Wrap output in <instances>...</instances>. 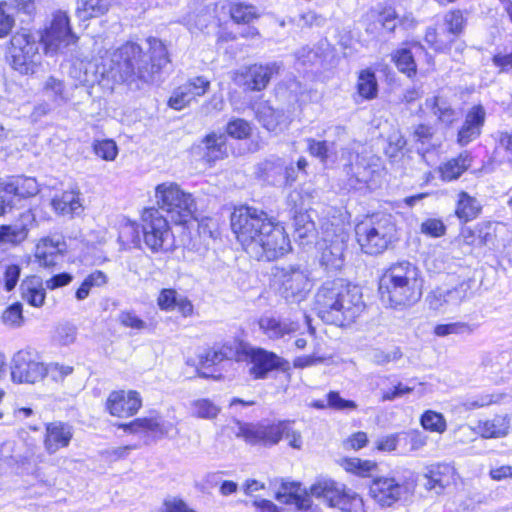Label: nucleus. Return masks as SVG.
Here are the masks:
<instances>
[{"label":"nucleus","mask_w":512,"mask_h":512,"mask_svg":"<svg viewBox=\"0 0 512 512\" xmlns=\"http://www.w3.org/2000/svg\"><path fill=\"white\" fill-rule=\"evenodd\" d=\"M355 234L361 250L369 255L383 253L398 239L395 219L387 213L365 217L355 226Z\"/></svg>","instance_id":"obj_5"},{"label":"nucleus","mask_w":512,"mask_h":512,"mask_svg":"<svg viewBox=\"0 0 512 512\" xmlns=\"http://www.w3.org/2000/svg\"><path fill=\"white\" fill-rule=\"evenodd\" d=\"M510 418L507 415H496L494 418L479 421L478 432L484 438H498L508 434Z\"/></svg>","instance_id":"obj_30"},{"label":"nucleus","mask_w":512,"mask_h":512,"mask_svg":"<svg viewBox=\"0 0 512 512\" xmlns=\"http://www.w3.org/2000/svg\"><path fill=\"white\" fill-rule=\"evenodd\" d=\"M348 239L349 236L343 229L333 233L326 231L320 243V263L326 270H339L344 265V252Z\"/></svg>","instance_id":"obj_14"},{"label":"nucleus","mask_w":512,"mask_h":512,"mask_svg":"<svg viewBox=\"0 0 512 512\" xmlns=\"http://www.w3.org/2000/svg\"><path fill=\"white\" fill-rule=\"evenodd\" d=\"M142 406V399L137 391L118 390L110 393L106 408L117 417H129L137 413Z\"/></svg>","instance_id":"obj_20"},{"label":"nucleus","mask_w":512,"mask_h":512,"mask_svg":"<svg viewBox=\"0 0 512 512\" xmlns=\"http://www.w3.org/2000/svg\"><path fill=\"white\" fill-rule=\"evenodd\" d=\"M157 205L166 211L175 224H184L193 218L196 203L192 194L185 192L174 182H164L156 186Z\"/></svg>","instance_id":"obj_7"},{"label":"nucleus","mask_w":512,"mask_h":512,"mask_svg":"<svg viewBox=\"0 0 512 512\" xmlns=\"http://www.w3.org/2000/svg\"><path fill=\"white\" fill-rule=\"evenodd\" d=\"M2 321L5 325L12 328L20 327L24 322L22 305L14 303L7 307L2 314Z\"/></svg>","instance_id":"obj_55"},{"label":"nucleus","mask_w":512,"mask_h":512,"mask_svg":"<svg viewBox=\"0 0 512 512\" xmlns=\"http://www.w3.org/2000/svg\"><path fill=\"white\" fill-rule=\"evenodd\" d=\"M187 88L183 87V85L176 88L171 97L168 100L169 107L175 110H181L191 104L189 99V93H186Z\"/></svg>","instance_id":"obj_64"},{"label":"nucleus","mask_w":512,"mask_h":512,"mask_svg":"<svg viewBox=\"0 0 512 512\" xmlns=\"http://www.w3.org/2000/svg\"><path fill=\"white\" fill-rule=\"evenodd\" d=\"M220 407L209 399H197L191 403V414L194 417L212 420L220 413Z\"/></svg>","instance_id":"obj_43"},{"label":"nucleus","mask_w":512,"mask_h":512,"mask_svg":"<svg viewBox=\"0 0 512 512\" xmlns=\"http://www.w3.org/2000/svg\"><path fill=\"white\" fill-rule=\"evenodd\" d=\"M314 308L326 323L347 326L365 310L359 287L345 284L342 279L328 280L317 290Z\"/></svg>","instance_id":"obj_2"},{"label":"nucleus","mask_w":512,"mask_h":512,"mask_svg":"<svg viewBox=\"0 0 512 512\" xmlns=\"http://www.w3.org/2000/svg\"><path fill=\"white\" fill-rule=\"evenodd\" d=\"M405 491L404 484L388 476L373 479L369 486L371 498L381 507H391L401 499Z\"/></svg>","instance_id":"obj_17"},{"label":"nucleus","mask_w":512,"mask_h":512,"mask_svg":"<svg viewBox=\"0 0 512 512\" xmlns=\"http://www.w3.org/2000/svg\"><path fill=\"white\" fill-rule=\"evenodd\" d=\"M420 423L425 430L431 432L443 433L447 429L444 416L433 410L425 411L421 416Z\"/></svg>","instance_id":"obj_45"},{"label":"nucleus","mask_w":512,"mask_h":512,"mask_svg":"<svg viewBox=\"0 0 512 512\" xmlns=\"http://www.w3.org/2000/svg\"><path fill=\"white\" fill-rule=\"evenodd\" d=\"M466 331H470V328L469 325L464 322L438 324L434 328V334L438 337H445L451 334H460Z\"/></svg>","instance_id":"obj_63"},{"label":"nucleus","mask_w":512,"mask_h":512,"mask_svg":"<svg viewBox=\"0 0 512 512\" xmlns=\"http://www.w3.org/2000/svg\"><path fill=\"white\" fill-rule=\"evenodd\" d=\"M383 303L398 309L414 305L422 296V280L417 266L403 260L385 270L379 281Z\"/></svg>","instance_id":"obj_4"},{"label":"nucleus","mask_w":512,"mask_h":512,"mask_svg":"<svg viewBox=\"0 0 512 512\" xmlns=\"http://www.w3.org/2000/svg\"><path fill=\"white\" fill-rule=\"evenodd\" d=\"M51 204L54 210L62 215H78L83 210L79 192L76 191H65L55 196Z\"/></svg>","instance_id":"obj_29"},{"label":"nucleus","mask_w":512,"mask_h":512,"mask_svg":"<svg viewBox=\"0 0 512 512\" xmlns=\"http://www.w3.org/2000/svg\"><path fill=\"white\" fill-rule=\"evenodd\" d=\"M142 222L144 243L152 252H166L172 247L173 235L168 220L158 209H145Z\"/></svg>","instance_id":"obj_9"},{"label":"nucleus","mask_w":512,"mask_h":512,"mask_svg":"<svg viewBox=\"0 0 512 512\" xmlns=\"http://www.w3.org/2000/svg\"><path fill=\"white\" fill-rule=\"evenodd\" d=\"M450 303L454 308L472 296V281L464 280L451 289H446Z\"/></svg>","instance_id":"obj_46"},{"label":"nucleus","mask_w":512,"mask_h":512,"mask_svg":"<svg viewBox=\"0 0 512 512\" xmlns=\"http://www.w3.org/2000/svg\"><path fill=\"white\" fill-rule=\"evenodd\" d=\"M258 325L260 330L272 340L284 338L286 335L300 331V324L290 319H280L272 316H262Z\"/></svg>","instance_id":"obj_25"},{"label":"nucleus","mask_w":512,"mask_h":512,"mask_svg":"<svg viewBox=\"0 0 512 512\" xmlns=\"http://www.w3.org/2000/svg\"><path fill=\"white\" fill-rule=\"evenodd\" d=\"M225 142L226 137L224 134H208L203 140L206 149L204 158L208 162H214L218 159H222L226 153Z\"/></svg>","instance_id":"obj_37"},{"label":"nucleus","mask_w":512,"mask_h":512,"mask_svg":"<svg viewBox=\"0 0 512 512\" xmlns=\"http://www.w3.org/2000/svg\"><path fill=\"white\" fill-rule=\"evenodd\" d=\"M72 425L62 421H53L45 424L43 446L47 454L53 455L59 450L67 448L73 438Z\"/></svg>","instance_id":"obj_21"},{"label":"nucleus","mask_w":512,"mask_h":512,"mask_svg":"<svg viewBox=\"0 0 512 512\" xmlns=\"http://www.w3.org/2000/svg\"><path fill=\"white\" fill-rule=\"evenodd\" d=\"M470 166V154L463 152L439 167L440 176L444 181H453L458 179Z\"/></svg>","instance_id":"obj_28"},{"label":"nucleus","mask_w":512,"mask_h":512,"mask_svg":"<svg viewBox=\"0 0 512 512\" xmlns=\"http://www.w3.org/2000/svg\"><path fill=\"white\" fill-rule=\"evenodd\" d=\"M453 41L452 37L446 35V32L438 33L436 28L428 27L425 33V42L436 51H444L448 44Z\"/></svg>","instance_id":"obj_51"},{"label":"nucleus","mask_w":512,"mask_h":512,"mask_svg":"<svg viewBox=\"0 0 512 512\" xmlns=\"http://www.w3.org/2000/svg\"><path fill=\"white\" fill-rule=\"evenodd\" d=\"M486 111L482 105L473 106L466 114L465 121L458 132V142L467 145L479 137L484 125Z\"/></svg>","instance_id":"obj_23"},{"label":"nucleus","mask_w":512,"mask_h":512,"mask_svg":"<svg viewBox=\"0 0 512 512\" xmlns=\"http://www.w3.org/2000/svg\"><path fill=\"white\" fill-rule=\"evenodd\" d=\"M108 281L107 275L100 271L96 270L89 274L80 287L77 289L75 296L77 300H84L89 296L90 290L94 287H102L104 286Z\"/></svg>","instance_id":"obj_42"},{"label":"nucleus","mask_w":512,"mask_h":512,"mask_svg":"<svg viewBox=\"0 0 512 512\" xmlns=\"http://www.w3.org/2000/svg\"><path fill=\"white\" fill-rule=\"evenodd\" d=\"M16 196L27 198L36 195L39 192V186L35 178L22 175L15 176Z\"/></svg>","instance_id":"obj_48"},{"label":"nucleus","mask_w":512,"mask_h":512,"mask_svg":"<svg viewBox=\"0 0 512 512\" xmlns=\"http://www.w3.org/2000/svg\"><path fill=\"white\" fill-rule=\"evenodd\" d=\"M426 106L444 124L450 125L458 119V113L452 108L449 101L442 96H434L427 99Z\"/></svg>","instance_id":"obj_33"},{"label":"nucleus","mask_w":512,"mask_h":512,"mask_svg":"<svg viewBox=\"0 0 512 512\" xmlns=\"http://www.w3.org/2000/svg\"><path fill=\"white\" fill-rule=\"evenodd\" d=\"M230 16L236 23L248 24L259 17L258 9L245 2H234L230 5Z\"/></svg>","instance_id":"obj_39"},{"label":"nucleus","mask_w":512,"mask_h":512,"mask_svg":"<svg viewBox=\"0 0 512 512\" xmlns=\"http://www.w3.org/2000/svg\"><path fill=\"white\" fill-rule=\"evenodd\" d=\"M235 424V435L246 443L263 446L275 445V436L278 432L276 423H247L237 420Z\"/></svg>","instance_id":"obj_16"},{"label":"nucleus","mask_w":512,"mask_h":512,"mask_svg":"<svg viewBox=\"0 0 512 512\" xmlns=\"http://www.w3.org/2000/svg\"><path fill=\"white\" fill-rule=\"evenodd\" d=\"M64 250L65 242L61 237L48 236L40 239L36 244L34 256L40 266L53 267Z\"/></svg>","instance_id":"obj_24"},{"label":"nucleus","mask_w":512,"mask_h":512,"mask_svg":"<svg viewBox=\"0 0 512 512\" xmlns=\"http://www.w3.org/2000/svg\"><path fill=\"white\" fill-rule=\"evenodd\" d=\"M444 24L446 26V35L451 37L460 34L465 25V19L460 10H453L448 12L444 17Z\"/></svg>","instance_id":"obj_49"},{"label":"nucleus","mask_w":512,"mask_h":512,"mask_svg":"<svg viewBox=\"0 0 512 512\" xmlns=\"http://www.w3.org/2000/svg\"><path fill=\"white\" fill-rule=\"evenodd\" d=\"M308 150L310 154L325 163L329 157L336 155L337 148L335 141L307 139Z\"/></svg>","instance_id":"obj_40"},{"label":"nucleus","mask_w":512,"mask_h":512,"mask_svg":"<svg viewBox=\"0 0 512 512\" xmlns=\"http://www.w3.org/2000/svg\"><path fill=\"white\" fill-rule=\"evenodd\" d=\"M38 40L44 45L46 52L54 53L74 44L77 37L71 31L66 13L59 11L54 14L50 27Z\"/></svg>","instance_id":"obj_12"},{"label":"nucleus","mask_w":512,"mask_h":512,"mask_svg":"<svg viewBox=\"0 0 512 512\" xmlns=\"http://www.w3.org/2000/svg\"><path fill=\"white\" fill-rule=\"evenodd\" d=\"M226 132L233 138L245 139L250 136L251 127L249 123L243 119H234L228 122Z\"/></svg>","instance_id":"obj_58"},{"label":"nucleus","mask_w":512,"mask_h":512,"mask_svg":"<svg viewBox=\"0 0 512 512\" xmlns=\"http://www.w3.org/2000/svg\"><path fill=\"white\" fill-rule=\"evenodd\" d=\"M376 25H380L382 29L393 32L397 26V14L392 7L384 8L381 12L376 15Z\"/></svg>","instance_id":"obj_57"},{"label":"nucleus","mask_w":512,"mask_h":512,"mask_svg":"<svg viewBox=\"0 0 512 512\" xmlns=\"http://www.w3.org/2000/svg\"><path fill=\"white\" fill-rule=\"evenodd\" d=\"M381 173L382 166L378 157L357 155L348 171L350 186L356 189L364 186L372 189L377 185Z\"/></svg>","instance_id":"obj_13"},{"label":"nucleus","mask_w":512,"mask_h":512,"mask_svg":"<svg viewBox=\"0 0 512 512\" xmlns=\"http://www.w3.org/2000/svg\"><path fill=\"white\" fill-rule=\"evenodd\" d=\"M482 206L480 202L470 196L467 192H460L456 204L455 214L463 222L474 220L481 213Z\"/></svg>","instance_id":"obj_31"},{"label":"nucleus","mask_w":512,"mask_h":512,"mask_svg":"<svg viewBox=\"0 0 512 512\" xmlns=\"http://www.w3.org/2000/svg\"><path fill=\"white\" fill-rule=\"evenodd\" d=\"M420 231L427 236L437 238L445 234L446 226L440 219L429 218L422 222Z\"/></svg>","instance_id":"obj_62"},{"label":"nucleus","mask_w":512,"mask_h":512,"mask_svg":"<svg viewBox=\"0 0 512 512\" xmlns=\"http://www.w3.org/2000/svg\"><path fill=\"white\" fill-rule=\"evenodd\" d=\"M294 421H279L276 423L277 434L275 436V445L282 439L285 438L288 441L289 446L294 449H301L303 440L302 435L299 431L293 428Z\"/></svg>","instance_id":"obj_38"},{"label":"nucleus","mask_w":512,"mask_h":512,"mask_svg":"<svg viewBox=\"0 0 512 512\" xmlns=\"http://www.w3.org/2000/svg\"><path fill=\"white\" fill-rule=\"evenodd\" d=\"M183 87H186V93H189L190 101H195L198 97L203 96L210 88V81L205 77L198 76L189 79L186 83L183 84Z\"/></svg>","instance_id":"obj_50"},{"label":"nucleus","mask_w":512,"mask_h":512,"mask_svg":"<svg viewBox=\"0 0 512 512\" xmlns=\"http://www.w3.org/2000/svg\"><path fill=\"white\" fill-rule=\"evenodd\" d=\"M273 222L265 211L250 206L235 208L231 215V229L248 254L263 240L268 224Z\"/></svg>","instance_id":"obj_6"},{"label":"nucleus","mask_w":512,"mask_h":512,"mask_svg":"<svg viewBox=\"0 0 512 512\" xmlns=\"http://www.w3.org/2000/svg\"><path fill=\"white\" fill-rule=\"evenodd\" d=\"M11 377L18 383H35L44 377V365L32 359L28 351H18L13 357Z\"/></svg>","instance_id":"obj_19"},{"label":"nucleus","mask_w":512,"mask_h":512,"mask_svg":"<svg viewBox=\"0 0 512 512\" xmlns=\"http://www.w3.org/2000/svg\"><path fill=\"white\" fill-rule=\"evenodd\" d=\"M282 490L277 492V500L294 504L302 512H309L312 509L311 497L321 499L328 506L339 508L344 512H365L363 499L332 479H318L311 485L309 492L307 490L300 492L298 484H283Z\"/></svg>","instance_id":"obj_3"},{"label":"nucleus","mask_w":512,"mask_h":512,"mask_svg":"<svg viewBox=\"0 0 512 512\" xmlns=\"http://www.w3.org/2000/svg\"><path fill=\"white\" fill-rule=\"evenodd\" d=\"M275 278L279 284V293L287 302L303 301L312 288L308 271L299 266L290 265L278 269Z\"/></svg>","instance_id":"obj_10"},{"label":"nucleus","mask_w":512,"mask_h":512,"mask_svg":"<svg viewBox=\"0 0 512 512\" xmlns=\"http://www.w3.org/2000/svg\"><path fill=\"white\" fill-rule=\"evenodd\" d=\"M425 301L428 305V308L435 312L446 313L447 311L454 308L450 303L446 289L441 287H437L430 291L427 294Z\"/></svg>","instance_id":"obj_41"},{"label":"nucleus","mask_w":512,"mask_h":512,"mask_svg":"<svg viewBox=\"0 0 512 512\" xmlns=\"http://www.w3.org/2000/svg\"><path fill=\"white\" fill-rule=\"evenodd\" d=\"M397 68L412 77L416 74V63L412 51L409 49L398 50L394 56Z\"/></svg>","instance_id":"obj_47"},{"label":"nucleus","mask_w":512,"mask_h":512,"mask_svg":"<svg viewBox=\"0 0 512 512\" xmlns=\"http://www.w3.org/2000/svg\"><path fill=\"white\" fill-rule=\"evenodd\" d=\"M477 246L493 244L496 237V224L492 222H482L476 226Z\"/></svg>","instance_id":"obj_56"},{"label":"nucleus","mask_w":512,"mask_h":512,"mask_svg":"<svg viewBox=\"0 0 512 512\" xmlns=\"http://www.w3.org/2000/svg\"><path fill=\"white\" fill-rule=\"evenodd\" d=\"M44 376L51 378L53 381H63L65 377L73 372V367L69 365H63L57 362L49 363L44 366Z\"/></svg>","instance_id":"obj_59"},{"label":"nucleus","mask_w":512,"mask_h":512,"mask_svg":"<svg viewBox=\"0 0 512 512\" xmlns=\"http://www.w3.org/2000/svg\"><path fill=\"white\" fill-rule=\"evenodd\" d=\"M267 229L263 240L249 254L257 260L273 261L291 250L290 240L283 226L273 222L268 224Z\"/></svg>","instance_id":"obj_11"},{"label":"nucleus","mask_w":512,"mask_h":512,"mask_svg":"<svg viewBox=\"0 0 512 512\" xmlns=\"http://www.w3.org/2000/svg\"><path fill=\"white\" fill-rule=\"evenodd\" d=\"M40 41L27 30L15 33L10 40L8 54L13 69L21 74L34 73L39 63Z\"/></svg>","instance_id":"obj_8"},{"label":"nucleus","mask_w":512,"mask_h":512,"mask_svg":"<svg viewBox=\"0 0 512 512\" xmlns=\"http://www.w3.org/2000/svg\"><path fill=\"white\" fill-rule=\"evenodd\" d=\"M257 175L271 185H290L296 180V169L292 162L272 156L258 165Z\"/></svg>","instance_id":"obj_15"},{"label":"nucleus","mask_w":512,"mask_h":512,"mask_svg":"<svg viewBox=\"0 0 512 512\" xmlns=\"http://www.w3.org/2000/svg\"><path fill=\"white\" fill-rule=\"evenodd\" d=\"M94 153L106 161H113L118 154V147L111 139L95 141L93 144Z\"/></svg>","instance_id":"obj_52"},{"label":"nucleus","mask_w":512,"mask_h":512,"mask_svg":"<svg viewBox=\"0 0 512 512\" xmlns=\"http://www.w3.org/2000/svg\"><path fill=\"white\" fill-rule=\"evenodd\" d=\"M148 44L150 62L142 56L138 44L128 42L102 59V73L117 83L131 82L135 78L145 82L152 80L153 75L168 63V56L160 40L149 38Z\"/></svg>","instance_id":"obj_1"},{"label":"nucleus","mask_w":512,"mask_h":512,"mask_svg":"<svg viewBox=\"0 0 512 512\" xmlns=\"http://www.w3.org/2000/svg\"><path fill=\"white\" fill-rule=\"evenodd\" d=\"M33 220L30 212L23 213L21 221L11 225L0 226V242L12 245H19L28 237L29 229L27 223Z\"/></svg>","instance_id":"obj_26"},{"label":"nucleus","mask_w":512,"mask_h":512,"mask_svg":"<svg viewBox=\"0 0 512 512\" xmlns=\"http://www.w3.org/2000/svg\"><path fill=\"white\" fill-rule=\"evenodd\" d=\"M357 92L365 100H372L377 97L378 83L375 72L372 69L367 68L359 72Z\"/></svg>","instance_id":"obj_35"},{"label":"nucleus","mask_w":512,"mask_h":512,"mask_svg":"<svg viewBox=\"0 0 512 512\" xmlns=\"http://www.w3.org/2000/svg\"><path fill=\"white\" fill-rule=\"evenodd\" d=\"M22 298L30 305L40 307L45 300V291L41 279L37 276L28 277L20 285Z\"/></svg>","instance_id":"obj_32"},{"label":"nucleus","mask_w":512,"mask_h":512,"mask_svg":"<svg viewBox=\"0 0 512 512\" xmlns=\"http://www.w3.org/2000/svg\"><path fill=\"white\" fill-rule=\"evenodd\" d=\"M453 475L454 469L450 465H434L425 475L426 482L424 483V486L428 490H435L436 493H440L446 486L451 483Z\"/></svg>","instance_id":"obj_27"},{"label":"nucleus","mask_w":512,"mask_h":512,"mask_svg":"<svg viewBox=\"0 0 512 512\" xmlns=\"http://www.w3.org/2000/svg\"><path fill=\"white\" fill-rule=\"evenodd\" d=\"M385 153L389 158H396L405 148L407 142L402 133L394 129L387 138Z\"/></svg>","instance_id":"obj_53"},{"label":"nucleus","mask_w":512,"mask_h":512,"mask_svg":"<svg viewBox=\"0 0 512 512\" xmlns=\"http://www.w3.org/2000/svg\"><path fill=\"white\" fill-rule=\"evenodd\" d=\"M119 323L126 327L137 331L147 328V323L139 318L134 311H121L118 316Z\"/></svg>","instance_id":"obj_61"},{"label":"nucleus","mask_w":512,"mask_h":512,"mask_svg":"<svg viewBox=\"0 0 512 512\" xmlns=\"http://www.w3.org/2000/svg\"><path fill=\"white\" fill-rule=\"evenodd\" d=\"M109 9L107 0H77L76 14L81 20L104 15Z\"/></svg>","instance_id":"obj_36"},{"label":"nucleus","mask_w":512,"mask_h":512,"mask_svg":"<svg viewBox=\"0 0 512 512\" xmlns=\"http://www.w3.org/2000/svg\"><path fill=\"white\" fill-rule=\"evenodd\" d=\"M245 355L249 364V374L254 379L267 378L271 371L282 368L285 362L275 353L262 348H248Z\"/></svg>","instance_id":"obj_18"},{"label":"nucleus","mask_w":512,"mask_h":512,"mask_svg":"<svg viewBox=\"0 0 512 512\" xmlns=\"http://www.w3.org/2000/svg\"><path fill=\"white\" fill-rule=\"evenodd\" d=\"M279 70L280 65L276 62L266 65H251L245 68V71L241 73L243 85L251 91H261L267 87L271 78L278 74Z\"/></svg>","instance_id":"obj_22"},{"label":"nucleus","mask_w":512,"mask_h":512,"mask_svg":"<svg viewBox=\"0 0 512 512\" xmlns=\"http://www.w3.org/2000/svg\"><path fill=\"white\" fill-rule=\"evenodd\" d=\"M294 233L302 245L313 242L316 238V228L309 214L298 213L295 215Z\"/></svg>","instance_id":"obj_34"},{"label":"nucleus","mask_w":512,"mask_h":512,"mask_svg":"<svg viewBox=\"0 0 512 512\" xmlns=\"http://www.w3.org/2000/svg\"><path fill=\"white\" fill-rule=\"evenodd\" d=\"M156 416L137 418L130 423L122 424L119 427L129 433L150 432Z\"/></svg>","instance_id":"obj_60"},{"label":"nucleus","mask_w":512,"mask_h":512,"mask_svg":"<svg viewBox=\"0 0 512 512\" xmlns=\"http://www.w3.org/2000/svg\"><path fill=\"white\" fill-rule=\"evenodd\" d=\"M233 351L231 347L222 346L220 348H211L200 356V365L202 367H210L232 357Z\"/></svg>","instance_id":"obj_44"},{"label":"nucleus","mask_w":512,"mask_h":512,"mask_svg":"<svg viewBox=\"0 0 512 512\" xmlns=\"http://www.w3.org/2000/svg\"><path fill=\"white\" fill-rule=\"evenodd\" d=\"M141 232L139 226L134 222L125 223L120 231L119 240H121L124 244L130 246L133 245L135 247L139 246L141 241Z\"/></svg>","instance_id":"obj_54"}]
</instances>
